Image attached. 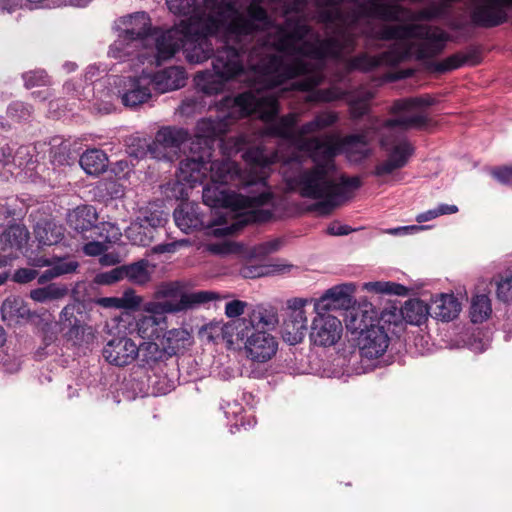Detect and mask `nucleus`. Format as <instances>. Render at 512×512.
Masks as SVG:
<instances>
[{
  "mask_svg": "<svg viewBox=\"0 0 512 512\" xmlns=\"http://www.w3.org/2000/svg\"><path fill=\"white\" fill-rule=\"evenodd\" d=\"M105 76H107V70H106V67H104L102 65L92 64L86 68V71L84 74L85 81L89 82L90 84H95L93 86V88L91 89V91L94 92L95 90H97V94L94 93V95H93V100H92L93 108H94L95 97L103 95V93L106 92L104 90L99 91V88L105 87L106 84H109V85L113 84V82L110 81L111 80L110 77L104 82L101 81L102 78Z\"/></svg>",
  "mask_w": 512,
  "mask_h": 512,
  "instance_id": "40",
  "label": "nucleus"
},
{
  "mask_svg": "<svg viewBox=\"0 0 512 512\" xmlns=\"http://www.w3.org/2000/svg\"><path fill=\"white\" fill-rule=\"evenodd\" d=\"M124 268V278L133 284L143 285L150 280L148 270V261L140 260L128 265H122Z\"/></svg>",
  "mask_w": 512,
  "mask_h": 512,
  "instance_id": "42",
  "label": "nucleus"
},
{
  "mask_svg": "<svg viewBox=\"0 0 512 512\" xmlns=\"http://www.w3.org/2000/svg\"><path fill=\"white\" fill-rule=\"evenodd\" d=\"M79 165L88 175H100L108 167V157L101 149H89L80 156Z\"/></svg>",
  "mask_w": 512,
  "mask_h": 512,
  "instance_id": "32",
  "label": "nucleus"
},
{
  "mask_svg": "<svg viewBox=\"0 0 512 512\" xmlns=\"http://www.w3.org/2000/svg\"><path fill=\"white\" fill-rule=\"evenodd\" d=\"M349 8L346 10L343 27L352 33L363 17L376 18L385 22H401V14L408 13L409 8L401 4L389 3L387 0H349Z\"/></svg>",
  "mask_w": 512,
  "mask_h": 512,
  "instance_id": "13",
  "label": "nucleus"
},
{
  "mask_svg": "<svg viewBox=\"0 0 512 512\" xmlns=\"http://www.w3.org/2000/svg\"><path fill=\"white\" fill-rule=\"evenodd\" d=\"M168 218L169 213L164 210L162 202H150L139 209L136 219L126 230V236L134 245L148 246Z\"/></svg>",
  "mask_w": 512,
  "mask_h": 512,
  "instance_id": "14",
  "label": "nucleus"
},
{
  "mask_svg": "<svg viewBox=\"0 0 512 512\" xmlns=\"http://www.w3.org/2000/svg\"><path fill=\"white\" fill-rule=\"evenodd\" d=\"M492 313L491 301L485 294L476 295L472 298L470 306V318L475 324L487 320Z\"/></svg>",
  "mask_w": 512,
  "mask_h": 512,
  "instance_id": "41",
  "label": "nucleus"
},
{
  "mask_svg": "<svg viewBox=\"0 0 512 512\" xmlns=\"http://www.w3.org/2000/svg\"><path fill=\"white\" fill-rule=\"evenodd\" d=\"M221 409L223 410L227 419L232 418L235 420L236 427H238L239 425H245L243 421L244 417L242 416L243 407L240 403H238L237 401L226 402L224 404H221Z\"/></svg>",
  "mask_w": 512,
  "mask_h": 512,
  "instance_id": "51",
  "label": "nucleus"
},
{
  "mask_svg": "<svg viewBox=\"0 0 512 512\" xmlns=\"http://www.w3.org/2000/svg\"><path fill=\"white\" fill-rule=\"evenodd\" d=\"M406 50L398 46L387 49L377 55H370L366 52L360 53L345 61L347 72L359 71L368 73L381 67H395L403 62Z\"/></svg>",
  "mask_w": 512,
  "mask_h": 512,
  "instance_id": "19",
  "label": "nucleus"
},
{
  "mask_svg": "<svg viewBox=\"0 0 512 512\" xmlns=\"http://www.w3.org/2000/svg\"><path fill=\"white\" fill-rule=\"evenodd\" d=\"M123 266H117L109 271L101 272L96 275V282L101 285H111L120 280H124Z\"/></svg>",
  "mask_w": 512,
  "mask_h": 512,
  "instance_id": "52",
  "label": "nucleus"
},
{
  "mask_svg": "<svg viewBox=\"0 0 512 512\" xmlns=\"http://www.w3.org/2000/svg\"><path fill=\"white\" fill-rule=\"evenodd\" d=\"M401 315L407 323L420 326L431 316V310L423 300L409 299L401 308Z\"/></svg>",
  "mask_w": 512,
  "mask_h": 512,
  "instance_id": "33",
  "label": "nucleus"
},
{
  "mask_svg": "<svg viewBox=\"0 0 512 512\" xmlns=\"http://www.w3.org/2000/svg\"><path fill=\"white\" fill-rule=\"evenodd\" d=\"M29 238V232L20 224L10 225L0 234V267H5L18 257Z\"/></svg>",
  "mask_w": 512,
  "mask_h": 512,
  "instance_id": "25",
  "label": "nucleus"
},
{
  "mask_svg": "<svg viewBox=\"0 0 512 512\" xmlns=\"http://www.w3.org/2000/svg\"><path fill=\"white\" fill-rule=\"evenodd\" d=\"M217 298L216 293L211 291H197L190 294H183L177 303L172 302V307H178L179 311L192 308L198 304L208 303Z\"/></svg>",
  "mask_w": 512,
  "mask_h": 512,
  "instance_id": "43",
  "label": "nucleus"
},
{
  "mask_svg": "<svg viewBox=\"0 0 512 512\" xmlns=\"http://www.w3.org/2000/svg\"><path fill=\"white\" fill-rule=\"evenodd\" d=\"M262 53L263 48L252 47L248 59L253 76L250 80V89L238 94L236 99L228 101L236 106L240 115L247 117L256 114L265 123V135L280 138L302 152L315 149L319 145V136L303 138L297 135L296 127L299 121L297 113L291 112L278 117L280 110L278 99L269 93V90L274 87H267L261 83L253 69V65L256 64L253 61L254 56L260 57Z\"/></svg>",
  "mask_w": 512,
  "mask_h": 512,
  "instance_id": "5",
  "label": "nucleus"
},
{
  "mask_svg": "<svg viewBox=\"0 0 512 512\" xmlns=\"http://www.w3.org/2000/svg\"><path fill=\"white\" fill-rule=\"evenodd\" d=\"M507 7H512V0H470V23L479 28L500 26L508 20Z\"/></svg>",
  "mask_w": 512,
  "mask_h": 512,
  "instance_id": "16",
  "label": "nucleus"
},
{
  "mask_svg": "<svg viewBox=\"0 0 512 512\" xmlns=\"http://www.w3.org/2000/svg\"><path fill=\"white\" fill-rule=\"evenodd\" d=\"M354 229L348 225L340 224L338 222H332L327 227V234L332 236H344L353 232Z\"/></svg>",
  "mask_w": 512,
  "mask_h": 512,
  "instance_id": "62",
  "label": "nucleus"
},
{
  "mask_svg": "<svg viewBox=\"0 0 512 512\" xmlns=\"http://www.w3.org/2000/svg\"><path fill=\"white\" fill-rule=\"evenodd\" d=\"M231 99H236V96H225L218 103L221 115L215 118H203L197 122L196 137L190 147L191 155L179 163L177 176L180 180L190 184L200 183L206 176L208 163L212 161L210 143L224 135L237 119L246 117V115H240L236 106L228 101Z\"/></svg>",
  "mask_w": 512,
  "mask_h": 512,
  "instance_id": "6",
  "label": "nucleus"
},
{
  "mask_svg": "<svg viewBox=\"0 0 512 512\" xmlns=\"http://www.w3.org/2000/svg\"><path fill=\"white\" fill-rule=\"evenodd\" d=\"M97 220L96 209L91 205L78 206L67 215L69 227L79 233L86 232L96 227Z\"/></svg>",
  "mask_w": 512,
  "mask_h": 512,
  "instance_id": "30",
  "label": "nucleus"
},
{
  "mask_svg": "<svg viewBox=\"0 0 512 512\" xmlns=\"http://www.w3.org/2000/svg\"><path fill=\"white\" fill-rule=\"evenodd\" d=\"M48 267L52 268V271L55 273L56 277H60L62 275L74 273L79 267V263L72 259L69 256L59 257L56 255H51V261Z\"/></svg>",
  "mask_w": 512,
  "mask_h": 512,
  "instance_id": "45",
  "label": "nucleus"
},
{
  "mask_svg": "<svg viewBox=\"0 0 512 512\" xmlns=\"http://www.w3.org/2000/svg\"><path fill=\"white\" fill-rule=\"evenodd\" d=\"M305 153L313 165L287 178L286 184L302 198L316 200L309 206V211L327 216L352 198L354 191L362 185L361 179L344 174L337 177L336 162L325 158L321 149L315 148Z\"/></svg>",
  "mask_w": 512,
  "mask_h": 512,
  "instance_id": "4",
  "label": "nucleus"
},
{
  "mask_svg": "<svg viewBox=\"0 0 512 512\" xmlns=\"http://www.w3.org/2000/svg\"><path fill=\"white\" fill-rule=\"evenodd\" d=\"M397 23L384 25L376 33V38L382 41H397L388 49L398 46L406 50L403 62L409 58H415L418 61L433 59L445 50L447 43L451 40L450 35L437 26Z\"/></svg>",
  "mask_w": 512,
  "mask_h": 512,
  "instance_id": "7",
  "label": "nucleus"
},
{
  "mask_svg": "<svg viewBox=\"0 0 512 512\" xmlns=\"http://www.w3.org/2000/svg\"><path fill=\"white\" fill-rule=\"evenodd\" d=\"M146 311L150 315L143 316L137 322L138 332L142 338L158 339L166 326L165 314L179 312L178 307H172V302H151L147 304Z\"/></svg>",
  "mask_w": 512,
  "mask_h": 512,
  "instance_id": "23",
  "label": "nucleus"
},
{
  "mask_svg": "<svg viewBox=\"0 0 512 512\" xmlns=\"http://www.w3.org/2000/svg\"><path fill=\"white\" fill-rule=\"evenodd\" d=\"M49 145V158L54 167L71 166L76 162L77 155L71 150L69 142L54 138Z\"/></svg>",
  "mask_w": 512,
  "mask_h": 512,
  "instance_id": "34",
  "label": "nucleus"
},
{
  "mask_svg": "<svg viewBox=\"0 0 512 512\" xmlns=\"http://www.w3.org/2000/svg\"><path fill=\"white\" fill-rule=\"evenodd\" d=\"M449 15V10L447 6L443 4L441 1L434 2L430 6L420 9L417 12H413L409 9L408 13L401 14V22L411 21H421V20H434L437 18H445Z\"/></svg>",
  "mask_w": 512,
  "mask_h": 512,
  "instance_id": "36",
  "label": "nucleus"
},
{
  "mask_svg": "<svg viewBox=\"0 0 512 512\" xmlns=\"http://www.w3.org/2000/svg\"><path fill=\"white\" fill-rule=\"evenodd\" d=\"M32 112V106L21 101L12 102L7 108V115L18 122L29 120Z\"/></svg>",
  "mask_w": 512,
  "mask_h": 512,
  "instance_id": "47",
  "label": "nucleus"
},
{
  "mask_svg": "<svg viewBox=\"0 0 512 512\" xmlns=\"http://www.w3.org/2000/svg\"><path fill=\"white\" fill-rule=\"evenodd\" d=\"M384 121L379 117H369L368 124L359 133L345 135L335 142L330 135L319 137L316 149H321L322 155L331 161H335L338 155L343 154L349 162L360 163L371 155V137L383 130H392L383 124Z\"/></svg>",
  "mask_w": 512,
  "mask_h": 512,
  "instance_id": "11",
  "label": "nucleus"
},
{
  "mask_svg": "<svg viewBox=\"0 0 512 512\" xmlns=\"http://www.w3.org/2000/svg\"><path fill=\"white\" fill-rule=\"evenodd\" d=\"M270 273V269L264 265H245L241 268L240 274L244 278H258L266 276Z\"/></svg>",
  "mask_w": 512,
  "mask_h": 512,
  "instance_id": "57",
  "label": "nucleus"
},
{
  "mask_svg": "<svg viewBox=\"0 0 512 512\" xmlns=\"http://www.w3.org/2000/svg\"><path fill=\"white\" fill-rule=\"evenodd\" d=\"M60 322L68 342L77 347L88 346L94 340L92 328L83 320V306L74 302L67 304L60 313Z\"/></svg>",
  "mask_w": 512,
  "mask_h": 512,
  "instance_id": "18",
  "label": "nucleus"
},
{
  "mask_svg": "<svg viewBox=\"0 0 512 512\" xmlns=\"http://www.w3.org/2000/svg\"><path fill=\"white\" fill-rule=\"evenodd\" d=\"M189 139V133L184 128L166 126L158 130L155 139L147 145V150L140 157L149 154L158 160L173 161L177 150Z\"/></svg>",
  "mask_w": 512,
  "mask_h": 512,
  "instance_id": "17",
  "label": "nucleus"
},
{
  "mask_svg": "<svg viewBox=\"0 0 512 512\" xmlns=\"http://www.w3.org/2000/svg\"><path fill=\"white\" fill-rule=\"evenodd\" d=\"M373 96L372 92L365 91L348 98L347 103L351 120L359 121L361 118L366 117L365 126L368 124V118L374 117L370 115V101Z\"/></svg>",
  "mask_w": 512,
  "mask_h": 512,
  "instance_id": "35",
  "label": "nucleus"
},
{
  "mask_svg": "<svg viewBox=\"0 0 512 512\" xmlns=\"http://www.w3.org/2000/svg\"><path fill=\"white\" fill-rule=\"evenodd\" d=\"M35 239L41 246H51L63 238V229L53 222L38 223L34 228Z\"/></svg>",
  "mask_w": 512,
  "mask_h": 512,
  "instance_id": "38",
  "label": "nucleus"
},
{
  "mask_svg": "<svg viewBox=\"0 0 512 512\" xmlns=\"http://www.w3.org/2000/svg\"><path fill=\"white\" fill-rule=\"evenodd\" d=\"M320 128L318 127V122L313 118L312 120L302 124L297 128V135L299 137L307 138L308 135H313L317 132H320Z\"/></svg>",
  "mask_w": 512,
  "mask_h": 512,
  "instance_id": "61",
  "label": "nucleus"
},
{
  "mask_svg": "<svg viewBox=\"0 0 512 512\" xmlns=\"http://www.w3.org/2000/svg\"><path fill=\"white\" fill-rule=\"evenodd\" d=\"M104 250H105V245L100 242H97V241L88 242L83 247L84 253L88 256H100L101 257Z\"/></svg>",
  "mask_w": 512,
  "mask_h": 512,
  "instance_id": "63",
  "label": "nucleus"
},
{
  "mask_svg": "<svg viewBox=\"0 0 512 512\" xmlns=\"http://www.w3.org/2000/svg\"><path fill=\"white\" fill-rule=\"evenodd\" d=\"M468 61L467 56H462L460 54H453L441 62L435 64V70L440 73H444L447 71H451L457 68H460Z\"/></svg>",
  "mask_w": 512,
  "mask_h": 512,
  "instance_id": "50",
  "label": "nucleus"
},
{
  "mask_svg": "<svg viewBox=\"0 0 512 512\" xmlns=\"http://www.w3.org/2000/svg\"><path fill=\"white\" fill-rule=\"evenodd\" d=\"M364 288L375 293L396 295H401L405 290V287L400 284L382 281L367 282L364 284Z\"/></svg>",
  "mask_w": 512,
  "mask_h": 512,
  "instance_id": "48",
  "label": "nucleus"
},
{
  "mask_svg": "<svg viewBox=\"0 0 512 512\" xmlns=\"http://www.w3.org/2000/svg\"><path fill=\"white\" fill-rule=\"evenodd\" d=\"M243 248L242 244H237L233 242H222V243H214L210 244L208 250L216 255H229L236 252H241Z\"/></svg>",
  "mask_w": 512,
  "mask_h": 512,
  "instance_id": "55",
  "label": "nucleus"
},
{
  "mask_svg": "<svg viewBox=\"0 0 512 512\" xmlns=\"http://www.w3.org/2000/svg\"><path fill=\"white\" fill-rule=\"evenodd\" d=\"M311 27L297 15L287 16L282 24L275 26L262 47H270L280 54L262 53L253 65L260 82L267 87H278L299 76L303 79L292 83V89L308 92L307 102L330 103L344 99L348 92L329 87L317 89L325 79L324 69L328 59L342 60L354 51L356 38L342 31L314 41L306 40Z\"/></svg>",
  "mask_w": 512,
  "mask_h": 512,
  "instance_id": "2",
  "label": "nucleus"
},
{
  "mask_svg": "<svg viewBox=\"0 0 512 512\" xmlns=\"http://www.w3.org/2000/svg\"><path fill=\"white\" fill-rule=\"evenodd\" d=\"M320 130L334 126L339 121V114L335 111H322L314 116Z\"/></svg>",
  "mask_w": 512,
  "mask_h": 512,
  "instance_id": "56",
  "label": "nucleus"
},
{
  "mask_svg": "<svg viewBox=\"0 0 512 512\" xmlns=\"http://www.w3.org/2000/svg\"><path fill=\"white\" fill-rule=\"evenodd\" d=\"M190 338L191 335L185 328H174L167 330L157 340L166 349V354L172 357L186 348Z\"/></svg>",
  "mask_w": 512,
  "mask_h": 512,
  "instance_id": "31",
  "label": "nucleus"
},
{
  "mask_svg": "<svg viewBox=\"0 0 512 512\" xmlns=\"http://www.w3.org/2000/svg\"><path fill=\"white\" fill-rule=\"evenodd\" d=\"M491 175L501 184L512 186V165L496 167L491 170Z\"/></svg>",
  "mask_w": 512,
  "mask_h": 512,
  "instance_id": "58",
  "label": "nucleus"
},
{
  "mask_svg": "<svg viewBox=\"0 0 512 512\" xmlns=\"http://www.w3.org/2000/svg\"><path fill=\"white\" fill-rule=\"evenodd\" d=\"M345 296L344 289L336 286L328 289L325 294L315 302V311H329L332 304L339 302Z\"/></svg>",
  "mask_w": 512,
  "mask_h": 512,
  "instance_id": "46",
  "label": "nucleus"
},
{
  "mask_svg": "<svg viewBox=\"0 0 512 512\" xmlns=\"http://www.w3.org/2000/svg\"><path fill=\"white\" fill-rule=\"evenodd\" d=\"M143 366L152 368L158 362L170 358L160 341H148L139 345V356Z\"/></svg>",
  "mask_w": 512,
  "mask_h": 512,
  "instance_id": "37",
  "label": "nucleus"
},
{
  "mask_svg": "<svg viewBox=\"0 0 512 512\" xmlns=\"http://www.w3.org/2000/svg\"><path fill=\"white\" fill-rule=\"evenodd\" d=\"M434 104L435 99L429 95L398 99L390 108L394 118L386 119L383 124L389 129H421L429 121L428 116L421 109Z\"/></svg>",
  "mask_w": 512,
  "mask_h": 512,
  "instance_id": "15",
  "label": "nucleus"
},
{
  "mask_svg": "<svg viewBox=\"0 0 512 512\" xmlns=\"http://www.w3.org/2000/svg\"><path fill=\"white\" fill-rule=\"evenodd\" d=\"M116 91L107 90L103 95L95 97L94 110L109 114L114 110V100L119 99L123 106L135 109L148 102L152 97V80L149 74L140 76H113Z\"/></svg>",
  "mask_w": 512,
  "mask_h": 512,
  "instance_id": "12",
  "label": "nucleus"
},
{
  "mask_svg": "<svg viewBox=\"0 0 512 512\" xmlns=\"http://www.w3.org/2000/svg\"><path fill=\"white\" fill-rule=\"evenodd\" d=\"M38 271L33 268H19L13 274V281L20 284H25L36 279Z\"/></svg>",
  "mask_w": 512,
  "mask_h": 512,
  "instance_id": "59",
  "label": "nucleus"
},
{
  "mask_svg": "<svg viewBox=\"0 0 512 512\" xmlns=\"http://www.w3.org/2000/svg\"><path fill=\"white\" fill-rule=\"evenodd\" d=\"M307 299L293 298L288 300V314L283 322L282 336L290 345L300 343L307 332V317L304 310Z\"/></svg>",
  "mask_w": 512,
  "mask_h": 512,
  "instance_id": "21",
  "label": "nucleus"
},
{
  "mask_svg": "<svg viewBox=\"0 0 512 512\" xmlns=\"http://www.w3.org/2000/svg\"><path fill=\"white\" fill-rule=\"evenodd\" d=\"M68 293V288L59 283H50L43 287L32 289L29 297L38 303H46L54 300H59L65 297Z\"/></svg>",
  "mask_w": 512,
  "mask_h": 512,
  "instance_id": "39",
  "label": "nucleus"
},
{
  "mask_svg": "<svg viewBox=\"0 0 512 512\" xmlns=\"http://www.w3.org/2000/svg\"><path fill=\"white\" fill-rule=\"evenodd\" d=\"M102 356L109 364L124 367L138 358L139 345L127 336L113 337L104 345Z\"/></svg>",
  "mask_w": 512,
  "mask_h": 512,
  "instance_id": "24",
  "label": "nucleus"
},
{
  "mask_svg": "<svg viewBox=\"0 0 512 512\" xmlns=\"http://www.w3.org/2000/svg\"><path fill=\"white\" fill-rule=\"evenodd\" d=\"M203 2L205 3V0ZM166 4L169 11L175 15L186 16L191 14L190 17H192L197 13H209V9L206 8L205 4L203 10H197L196 0H166Z\"/></svg>",
  "mask_w": 512,
  "mask_h": 512,
  "instance_id": "44",
  "label": "nucleus"
},
{
  "mask_svg": "<svg viewBox=\"0 0 512 512\" xmlns=\"http://www.w3.org/2000/svg\"><path fill=\"white\" fill-rule=\"evenodd\" d=\"M117 39L110 45L108 55L120 62L146 58L143 46L152 32L151 18L147 12H134L115 21Z\"/></svg>",
  "mask_w": 512,
  "mask_h": 512,
  "instance_id": "9",
  "label": "nucleus"
},
{
  "mask_svg": "<svg viewBox=\"0 0 512 512\" xmlns=\"http://www.w3.org/2000/svg\"><path fill=\"white\" fill-rule=\"evenodd\" d=\"M244 160L252 170H260L257 176L243 179L238 164L230 159L213 160L208 163L206 176L198 184L203 187V203L211 208L247 209L238 219L226 227V233L232 234L252 223H266L274 218L276 198L267 183L270 166L279 161V153L258 145L243 153ZM178 180L191 188L197 185Z\"/></svg>",
  "mask_w": 512,
  "mask_h": 512,
  "instance_id": "3",
  "label": "nucleus"
},
{
  "mask_svg": "<svg viewBox=\"0 0 512 512\" xmlns=\"http://www.w3.org/2000/svg\"><path fill=\"white\" fill-rule=\"evenodd\" d=\"M15 161L14 148L5 144L0 148V162L7 165Z\"/></svg>",
  "mask_w": 512,
  "mask_h": 512,
  "instance_id": "64",
  "label": "nucleus"
},
{
  "mask_svg": "<svg viewBox=\"0 0 512 512\" xmlns=\"http://www.w3.org/2000/svg\"><path fill=\"white\" fill-rule=\"evenodd\" d=\"M311 324L310 340L319 347H330L335 345L341 338L343 327L341 321L330 314L322 311H315Z\"/></svg>",
  "mask_w": 512,
  "mask_h": 512,
  "instance_id": "22",
  "label": "nucleus"
},
{
  "mask_svg": "<svg viewBox=\"0 0 512 512\" xmlns=\"http://www.w3.org/2000/svg\"><path fill=\"white\" fill-rule=\"evenodd\" d=\"M497 298L505 303L512 302V274L505 273L496 282Z\"/></svg>",
  "mask_w": 512,
  "mask_h": 512,
  "instance_id": "49",
  "label": "nucleus"
},
{
  "mask_svg": "<svg viewBox=\"0 0 512 512\" xmlns=\"http://www.w3.org/2000/svg\"><path fill=\"white\" fill-rule=\"evenodd\" d=\"M151 76L152 85L159 93H166L185 86L187 75L180 66H170Z\"/></svg>",
  "mask_w": 512,
  "mask_h": 512,
  "instance_id": "28",
  "label": "nucleus"
},
{
  "mask_svg": "<svg viewBox=\"0 0 512 512\" xmlns=\"http://www.w3.org/2000/svg\"><path fill=\"white\" fill-rule=\"evenodd\" d=\"M205 5L209 13H197L169 29L155 30L154 41L158 64L181 49L190 64H202L213 56L212 71L195 76L197 88L213 96L222 93L228 82L246 76L247 42L256 33L274 31L276 25L256 1L239 8L231 0H205Z\"/></svg>",
  "mask_w": 512,
  "mask_h": 512,
  "instance_id": "1",
  "label": "nucleus"
},
{
  "mask_svg": "<svg viewBox=\"0 0 512 512\" xmlns=\"http://www.w3.org/2000/svg\"><path fill=\"white\" fill-rule=\"evenodd\" d=\"M277 322V315L262 306L253 308L246 317L235 322L236 338L243 341L248 359L266 363L275 356L278 341L268 330L274 328Z\"/></svg>",
  "mask_w": 512,
  "mask_h": 512,
  "instance_id": "8",
  "label": "nucleus"
},
{
  "mask_svg": "<svg viewBox=\"0 0 512 512\" xmlns=\"http://www.w3.org/2000/svg\"><path fill=\"white\" fill-rule=\"evenodd\" d=\"M381 145L387 151L388 157L375 166L372 174L376 177L390 175L394 171L405 167L414 153V147L404 137L394 141L389 138H382Z\"/></svg>",
  "mask_w": 512,
  "mask_h": 512,
  "instance_id": "20",
  "label": "nucleus"
},
{
  "mask_svg": "<svg viewBox=\"0 0 512 512\" xmlns=\"http://www.w3.org/2000/svg\"><path fill=\"white\" fill-rule=\"evenodd\" d=\"M26 88L46 85L48 83L47 73L42 69L28 71L22 74Z\"/></svg>",
  "mask_w": 512,
  "mask_h": 512,
  "instance_id": "53",
  "label": "nucleus"
},
{
  "mask_svg": "<svg viewBox=\"0 0 512 512\" xmlns=\"http://www.w3.org/2000/svg\"><path fill=\"white\" fill-rule=\"evenodd\" d=\"M326 5L317 13L318 22L324 24L327 29L331 30V35H339L345 31L348 35H354L343 27V20L345 18L346 9L343 4L349 3V0H322Z\"/></svg>",
  "mask_w": 512,
  "mask_h": 512,
  "instance_id": "26",
  "label": "nucleus"
},
{
  "mask_svg": "<svg viewBox=\"0 0 512 512\" xmlns=\"http://www.w3.org/2000/svg\"><path fill=\"white\" fill-rule=\"evenodd\" d=\"M385 317L386 314H382L379 318L378 312L371 305L350 314L346 327L358 334V345L363 357L374 359L386 352L390 338L386 330L389 320Z\"/></svg>",
  "mask_w": 512,
  "mask_h": 512,
  "instance_id": "10",
  "label": "nucleus"
},
{
  "mask_svg": "<svg viewBox=\"0 0 512 512\" xmlns=\"http://www.w3.org/2000/svg\"><path fill=\"white\" fill-rule=\"evenodd\" d=\"M173 216L176 225L186 234L201 230L207 226L205 215L201 212L199 205L196 203H182L175 209Z\"/></svg>",
  "mask_w": 512,
  "mask_h": 512,
  "instance_id": "27",
  "label": "nucleus"
},
{
  "mask_svg": "<svg viewBox=\"0 0 512 512\" xmlns=\"http://www.w3.org/2000/svg\"><path fill=\"white\" fill-rule=\"evenodd\" d=\"M25 257L27 264L33 269L48 267L51 261V255H47L42 251H26Z\"/></svg>",
  "mask_w": 512,
  "mask_h": 512,
  "instance_id": "54",
  "label": "nucleus"
},
{
  "mask_svg": "<svg viewBox=\"0 0 512 512\" xmlns=\"http://www.w3.org/2000/svg\"><path fill=\"white\" fill-rule=\"evenodd\" d=\"M431 316L442 322H450L458 317L461 303L453 294H440L430 306Z\"/></svg>",
  "mask_w": 512,
  "mask_h": 512,
  "instance_id": "29",
  "label": "nucleus"
},
{
  "mask_svg": "<svg viewBox=\"0 0 512 512\" xmlns=\"http://www.w3.org/2000/svg\"><path fill=\"white\" fill-rule=\"evenodd\" d=\"M247 303L241 300H233L225 305V314L229 318H236L244 314Z\"/></svg>",
  "mask_w": 512,
  "mask_h": 512,
  "instance_id": "60",
  "label": "nucleus"
}]
</instances>
